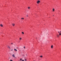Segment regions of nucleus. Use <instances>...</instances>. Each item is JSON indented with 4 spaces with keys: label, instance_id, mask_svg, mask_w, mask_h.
<instances>
[{
    "label": "nucleus",
    "instance_id": "nucleus-23",
    "mask_svg": "<svg viewBox=\"0 0 61 61\" xmlns=\"http://www.w3.org/2000/svg\"><path fill=\"white\" fill-rule=\"evenodd\" d=\"M53 11H54V9H53Z\"/></svg>",
    "mask_w": 61,
    "mask_h": 61
},
{
    "label": "nucleus",
    "instance_id": "nucleus-9",
    "mask_svg": "<svg viewBox=\"0 0 61 61\" xmlns=\"http://www.w3.org/2000/svg\"><path fill=\"white\" fill-rule=\"evenodd\" d=\"M40 57H43V56H40Z\"/></svg>",
    "mask_w": 61,
    "mask_h": 61
},
{
    "label": "nucleus",
    "instance_id": "nucleus-18",
    "mask_svg": "<svg viewBox=\"0 0 61 61\" xmlns=\"http://www.w3.org/2000/svg\"><path fill=\"white\" fill-rule=\"evenodd\" d=\"M10 61H13V60H10Z\"/></svg>",
    "mask_w": 61,
    "mask_h": 61
},
{
    "label": "nucleus",
    "instance_id": "nucleus-17",
    "mask_svg": "<svg viewBox=\"0 0 61 61\" xmlns=\"http://www.w3.org/2000/svg\"><path fill=\"white\" fill-rule=\"evenodd\" d=\"M58 33H60V32H59V31H58Z\"/></svg>",
    "mask_w": 61,
    "mask_h": 61
},
{
    "label": "nucleus",
    "instance_id": "nucleus-2",
    "mask_svg": "<svg viewBox=\"0 0 61 61\" xmlns=\"http://www.w3.org/2000/svg\"><path fill=\"white\" fill-rule=\"evenodd\" d=\"M12 56H13V57H14L15 58V56L14 54H13L12 55Z\"/></svg>",
    "mask_w": 61,
    "mask_h": 61
},
{
    "label": "nucleus",
    "instance_id": "nucleus-27",
    "mask_svg": "<svg viewBox=\"0 0 61 61\" xmlns=\"http://www.w3.org/2000/svg\"><path fill=\"white\" fill-rule=\"evenodd\" d=\"M55 10L54 9V11Z\"/></svg>",
    "mask_w": 61,
    "mask_h": 61
},
{
    "label": "nucleus",
    "instance_id": "nucleus-5",
    "mask_svg": "<svg viewBox=\"0 0 61 61\" xmlns=\"http://www.w3.org/2000/svg\"><path fill=\"white\" fill-rule=\"evenodd\" d=\"M53 45H52L51 46V48H53Z\"/></svg>",
    "mask_w": 61,
    "mask_h": 61
},
{
    "label": "nucleus",
    "instance_id": "nucleus-16",
    "mask_svg": "<svg viewBox=\"0 0 61 61\" xmlns=\"http://www.w3.org/2000/svg\"><path fill=\"white\" fill-rule=\"evenodd\" d=\"M21 39H22V38H20V40H21Z\"/></svg>",
    "mask_w": 61,
    "mask_h": 61
},
{
    "label": "nucleus",
    "instance_id": "nucleus-28",
    "mask_svg": "<svg viewBox=\"0 0 61 61\" xmlns=\"http://www.w3.org/2000/svg\"><path fill=\"white\" fill-rule=\"evenodd\" d=\"M53 16H54V15H53Z\"/></svg>",
    "mask_w": 61,
    "mask_h": 61
},
{
    "label": "nucleus",
    "instance_id": "nucleus-21",
    "mask_svg": "<svg viewBox=\"0 0 61 61\" xmlns=\"http://www.w3.org/2000/svg\"><path fill=\"white\" fill-rule=\"evenodd\" d=\"M11 45H13V43H11Z\"/></svg>",
    "mask_w": 61,
    "mask_h": 61
},
{
    "label": "nucleus",
    "instance_id": "nucleus-7",
    "mask_svg": "<svg viewBox=\"0 0 61 61\" xmlns=\"http://www.w3.org/2000/svg\"><path fill=\"white\" fill-rule=\"evenodd\" d=\"M30 7H28V9H30Z\"/></svg>",
    "mask_w": 61,
    "mask_h": 61
},
{
    "label": "nucleus",
    "instance_id": "nucleus-19",
    "mask_svg": "<svg viewBox=\"0 0 61 61\" xmlns=\"http://www.w3.org/2000/svg\"><path fill=\"white\" fill-rule=\"evenodd\" d=\"M25 61H26V59H25Z\"/></svg>",
    "mask_w": 61,
    "mask_h": 61
},
{
    "label": "nucleus",
    "instance_id": "nucleus-6",
    "mask_svg": "<svg viewBox=\"0 0 61 61\" xmlns=\"http://www.w3.org/2000/svg\"><path fill=\"white\" fill-rule=\"evenodd\" d=\"M14 50H15V51H17V50H16V49H14Z\"/></svg>",
    "mask_w": 61,
    "mask_h": 61
},
{
    "label": "nucleus",
    "instance_id": "nucleus-20",
    "mask_svg": "<svg viewBox=\"0 0 61 61\" xmlns=\"http://www.w3.org/2000/svg\"><path fill=\"white\" fill-rule=\"evenodd\" d=\"M22 61H25L24 60H23Z\"/></svg>",
    "mask_w": 61,
    "mask_h": 61
},
{
    "label": "nucleus",
    "instance_id": "nucleus-4",
    "mask_svg": "<svg viewBox=\"0 0 61 61\" xmlns=\"http://www.w3.org/2000/svg\"><path fill=\"white\" fill-rule=\"evenodd\" d=\"M0 26H1V27H3V25L2 24H1L0 25Z\"/></svg>",
    "mask_w": 61,
    "mask_h": 61
},
{
    "label": "nucleus",
    "instance_id": "nucleus-15",
    "mask_svg": "<svg viewBox=\"0 0 61 61\" xmlns=\"http://www.w3.org/2000/svg\"><path fill=\"white\" fill-rule=\"evenodd\" d=\"M61 33H59V35H60V36L61 35Z\"/></svg>",
    "mask_w": 61,
    "mask_h": 61
},
{
    "label": "nucleus",
    "instance_id": "nucleus-12",
    "mask_svg": "<svg viewBox=\"0 0 61 61\" xmlns=\"http://www.w3.org/2000/svg\"><path fill=\"white\" fill-rule=\"evenodd\" d=\"M26 16L27 17H28V15H26Z\"/></svg>",
    "mask_w": 61,
    "mask_h": 61
},
{
    "label": "nucleus",
    "instance_id": "nucleus-14",
    "mask_svg": "<svg viewBox=\"0 0 61 61\" xmlns=\"http://www.w3.org/2000/svg\"><path fill=\"white\" fill-rule=\"evenodd\" d=\"M22 60V59H20V61H21Z\"/></svg>",
    "mask_w": 61,
    "mask_h": 61
},
{
    "label": "nucleus",
    "instance_id": "nucleus-22",
    "mask_svg": "<svg viewBox=\"0 0 61 61\" xmlns=\"http://www.w3.org/2000/svg\"><path fill=\"white\" fill-rule=\"evenodd\" d=\"M20 28H21V27H20Z\"/></svg>",
    "mask_w": 61,
    "mask_h": 61
},
{
    "label": "nucleus",
    "instance_id": "nucleus-24",
    "mask_svg": "<svg viewBox=\"0 0 61 61\" xmlns=\"http://www.w3.org/2000/svg\"><path fill=\"white\" fill-rule=\"evenodd\" d=\"M13 51V50L12 49L11 50V51Z\"/></svg>",
    "mask_w": 61,
    "mask_h": 61
},
{
    "label": "nucleus",
    "instance_id": "nucleus-10",
    "mask_svg": "<svg viewBox=\"0 0 61 61\" xmlns=\"http://www.w3.org/2000/svg\"><path fill=\"white\" fill-rule=\"evenodd\" d=\"M57 37H59V36L58 35H57Z\"/></svg>",
    "mask_w": 61,
    "mask_h": 61
},
{
    "label": "nucleus",
    "instance_id": "nucleus-13",
    "mask_svg": "<svg viewBox=\"0 0 61 61\" xmlns=\"http://www.w3.org/2000/svg\"><path fill=\"white\" fill-rule=\"evenodd\" d=\"M22 34H24V32H22Z\"/></svg>",
    "mask_w": 61,
    "mask_h": 61
},
{
    "label": "nucleus",
    "instance_id": "nucleus-26",
    "mask_svg": "<svg viewBox=\"0 0 61 61\" xmlns=\"http://www.w3.org/2000/svg\"><path fill=\"white\" fill-rule=\"evenodd\" d=\"M16 48H17V49H18V47H17Z\"/></svg>",
    "mask_w": 61,
    "mask_h": 61
},
{
    "label": "nucleus",
    "instance_id": "nucleus-1",
    "mask_svg": "<svg viewBox=\"0 0 61 61\" xmlns=\"http://www.w3.org/2000/svg\"><path fill=\"white\" fill-rule=\"evenodd\" d=\"M40 2V1L39 0H38V1H37V3L38 4Z\"/></svg>",
    "mask_w": 61,
    "mask_h": 61
},
{
    "label": "nucleus",
    "instance_id": "nucleus-3",
    "mask_svg": "<svg viewBox=\"0 0 61 61\" xmlns=\"http://www.w3.org/2000/svg\"><path fill=\"white\" fill-rule=\"evenodd\" d=\"M12 24L13 25L12 26H14L15 25V24L14 23Z\"/></svg>",
    "mask_w": 61,
    "mask_h": 61
},
{
    "label": "nucleus",
    "instance_id": "nucleus-8",
    "mask_svg": "<svg viewBox=\"0 0 61 61\" xmlns=\"http://www.w3.org/2000/svg\"><path fill=\"white\" fill-rule=\"evenodd\" d=\"M21 19H23V20H24V18H22Z\"/></svg>",
    "mask_w": 61,
    "mask_h": 61
},
{
    "label": "nucleus",
    "instance_id": "nucleus-11",
    "mask_svg": "<svg viewBox=\"0 0 61 61\" xmlns=\"http://www.w3.org/2000/svg\"><path fill=\"white\" fill-rule=\"evenodd\" d=\"M24 48V49H25V46H24L23 47Z\"/></svg>",
    "mask_w": 61,
    "mask_h": 61
},
{
    "label": "nucleus",
    "instance_id": "nucleus-25",
    "mask_svg": "<svg viewBox=\"0 0 61 61\" xmlns=\"http://www.w3.org/2000/svg\"><path fill=\"white\" fill-rule=\"evenodd\" d=\"M9 48H10V47L9 46Z\"/></svg>",
    "mask_w": 61,
    "mask_h": 61
}]
</instances>
